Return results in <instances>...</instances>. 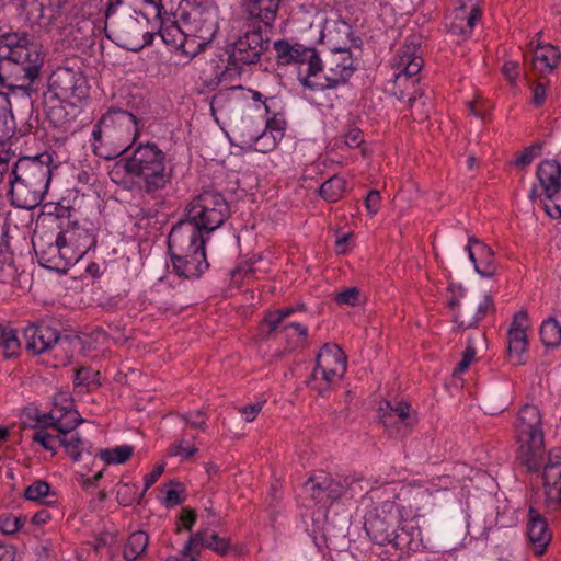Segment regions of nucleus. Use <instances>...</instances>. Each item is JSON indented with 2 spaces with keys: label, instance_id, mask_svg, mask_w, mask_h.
Returning a JSON list of instances; mask_svg holds the SVG:
<instances>
[{
  "label": "nucleus",
  "instance_id": "1",
  "mask_svg": "<svg viewBox=\"0 0 561 561\" xmlns=\"http://www.w3.org/2000/svg\"><path fill=\"white\" fill-rule=\"evenodd\" d=\"M187 219L172 228L168 238L175 273L185 278L198 277L208 268L206 234L219 228L229 216L224 196L206 191L185 207Z\"/></svg>",
  "mask_w": 561,
  "mask_h": 561
},
{
  "label": "nucleus",
  "instance_id": "2",
  "mask_svg": "<svg viewBox=\"0 0 561 561\" xmlns=\"http://www.w3.org/2000/svg\"><path fill=\"white\" fill-rule=\"evenodd\" d=\"M391 491L393 501L386 500L368 512L364 527L376 543H392L403 549L405 540L399 533L400 524L416 516L427 496V490L415 484H402L392 486Z\"/></svg>",
  "mask_w": 561,
  "mask_h": 561
},
{
  "label": "nucleus",
  "instance_id": "3",
  "mask_svg": "<svg viewBox=\"0 0 561 561\" xmlns=\"http://www.w3.org/2000/svg\"><path fill=\"white\" fill-rule=\"evenodd\" d=\"M125 170L139 188L149 195L164 190L172 181V168L165 153L156 144L139 145L133 156L116 164L114 172Z\"/></svg>",
  "mask_w": 561,
  "mask_h": 561
},
{
  "label": "nucleus",
  "instance_id": "4",
  "mask_svg": "<svg viewBox=\"0 0 561 561\" xmlns=\"http://www.w3.org/2000/svg\"><path fill=\"white\" fill-rule=\"evenodd\" d=\"M137 133V118L124 110L112 108L93 129L94 153L112 159L125 152Z\"/></svg>",
  "mask_w": 561,
  "mask_h": 561
},
{
  "label": "nucleus",
  "instance_id": "5",
  "mask_svg": "<svg viewBox=\"0 0 561 561\" xmlns=\"http://www.w3.org/2000/svg\"><path fill=\"white\" fill-rule=\"evenodd\" d=\"M0 59L15 65L13 75L20 88L28 87L38 77L43 64L39 45L25 33L0 35Z\"/></svg>",
  "mask_w": 561,
  "mask_h": 561
},
{
  "label": "nucleus",
  "instance_id": "6",
  "mask_svg": "<svg viewBox=\"0 0 561 561\" xmlns=\"http://www.w3.org/2000/svg\"><path fill=\"white\" fill-rule=\"evenodd\" d=\"M515 432L520 462L529 470H538L543 460L545 442L541 414L537 407L526 404L519 410Z\"/></svg>",
  "mask_w": 561,
  "mask_h": 561
},
{
  "label": "nucleus",
  "instance_id": "7",
  "mask_svg": "<svg viewBox=\"0 0 561 561\" xmlns=\"http://www.w3.org/2000/svg\"><path fill=\"white\" fill-rule=\"evenodd\" d=\"M11 180V202L19 208L33 209L41 204L49 181L44 165L31 162L16 164Z\"/></svg>",
  "mask_w": 561,
  "mask_h": 561
},
{
  "label": "nucleus",
  "instance_id": "8",
  "mask_svg": "<svg viewBox=\"0 0 561 561\" xmlns=\"http://www.w3.org/2000/svg\"><path fill=\"white\" fill-rule=\"evenodd\" d=\"M347 368V357L336 344H325L317 356V365L308 380L311 389L323 394L343 378Z\"/></svg>",
  "mask_w": 561,
  "mask_h": 561
},
{
  "label": "nucleus",
  "instance_id": "9",
  "mask_svg": "<svg viewBox=\"0 0 561 561\" xmlns=\"http://www.w3.org/2000/svg\"><path fill=\"white\" fill-rule=\"evenodd\" d=\"M218 9L209 1L197 3L185 16L183 24L186 41L203 49L215 37L219 28Z\"/></svg>",
  "mask_w": 561,
  "mask_h": 561
},
{
  "label": "nucleus",
  "instance_id": "10",
  "mask_svg": "<svg viewBox=\"0 0 561 561\" xmlns=\"http://www.w3.org/2000/svg\"><path fill=\"white\" fill-rule=\"evenodd\" d=\"M111 26L119 45L128 50L138 51L153 41V34L147 30L148 20L145 15L129 12L111 16L106 26Z\"/></svg>",
  "mask_w": 561,
  "mask_h": 561
},
{
  "label": "nucleus",
  "instance_id": "11",
  "mask_svg": "<svg viewBox=\"0 0 561 561\" xmlns=\"http://www.w3.org/2000/svg\"><path fill=\"white\" fill-rule=\"evenodd\" d=\"M56 410L49 414L51 423L49 427L54 432L59 433V445H61L67 454L72 458L73 461H79L83 456H91L90 446L79 436L78 433H73L72 430L81 422L78 412L73 410Z\"/></svg>",
  "mask_w": 561,
  "mask_h": 561
},
{
  "label": "nucleus",
  "instance_id": "12",
  "mask_svg": "<svg viewBox=\"0 0 561 561\" xmlns=\"http://www.w3.org/2000/svg\"><path fill=\"white\" fill-rule=\"evenodd\" d=\"M95 236L85 224L80 225L77 221L69 222L57 236V247L66 265H73L79 262L83 255L95 245Z\"/></svg>",
  "mask_w": 561,
  "mask_h": 561
},
{
  "label": "nucleus",
  "instance_id": "13",
  "mask_svg": "<svg viewBox=\"0 0 561 561\" xmlns=\"http://www.w3.org/2000/svg\"><path fill=\"white\" fill-rule=\"evenodd\" d=\"M546 512L556 511L561 503V448L552 449L542 471V486L533 499Z\"/></svg>",
  "mask_w": 561,
  "mask_h": 561
},
{
  "label": "nucleus",
  "instance_id": "14",
  "mask_svg": "<svg viewBox=\"0 0 561 561\" xmlns=\"http://www.w3.org/2000/svg\"><path fill=\"white\" fill-rule=\"evenodd\" d=\"M353 58L347 50L337 51L328 60L323 79L320 76L322 72V64L320 62V69L314 75L306 76V79H302V84L320 90L334 88L346 82L353 75Z\"/></svg>",
  "mask_w": 561,
  "mask_h": 561
},
{
  "label": "nucleus",
  "instance_id": "15",
  "mask_svg": "<svg viewBox=\"0 0 561 561\" xmlns=\"http://www.w3.org/2000/svg\"><path fill=\"white\" fill-rule=\"evenodd\" d=\"M423 67L420 43L415 37L408 38L398 49L391 61L393 81L398 87L414 85V79Z\"/></svg>",
  "mask_w": 561,
  "mask_h": 561
},
{
  "label": "nucleus",
  "instance_id": "16",
  "mask_svg": "<svg viewBox=\"0 0 561 561\" xmlns=\"http://www.w3.org/2000/svg\"><path fill=\"white\" fill-rule=\"evenodd\" d=\"M293 312V308H283L271 311L265 316L261 324V331L266 334L278 332V334L287 341L290 350L302 346L308 336V330L306 327L299 323L286 321Z\"/></svg>",
  "mask_w": 561,
  "mask_h": 561
},
{
  "label": "nucleus",
  "instance_id": "17",
  "mask_svg": "<svg viewBox=\"0 0 561 561\" xmlns=\"http://www.w3.org/2000/svg\"><path fill=\"white\" fill-rule=\"evenodd\" d=\"M279 64H297L300 81L308 75H314L320 69V58L317 51L301 45H290L286 41H278L274 44Z\"/></svg>",
  "mask_w": 561,
  "mask_h": 561
},
{
  "label": "nucleus",
  "instance_id": "18",
  "mask_svg": "<svg viewBox=\"0 0 561 561\" xmlns=\"http://www.w3.org/2000/svg\"><path fill=\"white\" fill-rule=\"evenodd\" d=\"M529 328V318L525 310L514 314L507 332L508 359L514 365L526 363L528 351L527 331Z\"/></svg>",
  "mask_w": 561,
  "mask_h": 561
},
{
  "label": "nucleus",
  "instance_id": "19",
  "mask_svg": "<svg viewBox=\"0 0 561 561\" xmlns=\"http://www.w3.org/2000/svg\"><path fill=\"white\" fill-rule=\"evenodd\" d=\"M388 411L381 422L391 435L404 436L419 421L416 411L408 402H387Z\"/></svg>",
  "mask_w": 561,
  "mask_h": 561
},
{
  "label": "nucleus",
  "instance_id": "20",
  "mask_svg": "<svg viewBox=\"0 0 561 561\" xmlns=\"http://www.w3.org/2000/svg\"><path fill=\"white\" fill-rule=\"evenodd\" d=\"M267 47V41L263 38L259 28L245 31L233 44L231 58L240 65H252L259 61L262 53Z\"/></svg>",
  "mask_w": 561,
  "mask_h": 561
},
{
  "label": "nucleus",
  "instance_id": "21",
  "mask_svg": "<svg viewBox=\"0 0 561 561\" xmlns=\"http://www.w3.org/2000/svg\"><path fill=\"white\" fill-rule=\"evenodd\" d=\"M238 130L242 147L253 148L262 153L272 151L282 140L279 129L274 133L265 128L261 130V124L255 125L254 122L242 124Z\"/></svg>",
  "mask_w": 561,
  "mask_h": 561
},
{
  "label": "nucleus",
  "instance_id": "22",
  "mask_svg": "<svg viewBox=\"0 0 561 561\" xmlns=\"http://www.w3.org/2000/svg\"><path fill=\"white\" fill-rule=\"evenodd\" d=\"M27 348L35 354H42L54 347H65L69 344L67 337H61L58 331L49 324L30 325L25 330Z\"/></svg>",
  "mask_w": 561,
  "mask_h": 561
},
{
  "label": "nucleus",
  "instance_id": "23",
  "mask_svg": "<svg viewBox=\"0 0 561 561\" xmlns=\"http://www.w3.org/2000/svg\"><path fill=\"white\" fill-rule=\"evenodd\" d=\"M541 511L547 513L542 507L536 505L535 502H530L527 536L536 556L543 554L552 539V534L546 519L541 516Z\"/></svg>",
  "mask_w": 561,
  "mask_h": 561
},
{
  "label": "nucleus",
  "instance_id": "24",
  "mask_svg": "<svg viewBox=\"0 0 561 561\" xmlns=\"http://www.w3.org/2000/svg\"><path fill=\"white\" fill-rule=\"evenodd\" d=\"M51 85L64 100L81 101L88 96L85 79L70 69H59L51 78Z\"/></svg>",
  "mask_w": 561,
  "mask_h": 561
},
{
  "label": "nucleus",
  "instance_id": "25",
  "mask_svg": "<svg viewBox=\"0 0 561 561\" xmlns=\"http://www.w3.org/2000/svg\"><path fill=\"white\" fill-rule=\"evenodd\" d=\"M492 309V299L483 294L466 300L458 306L454 320L461 329H469L477 325Z\"/></svg>",
  "mask_w": 561,
  "mask_h": 561
},
{
  "label": "nucleus",
  "instance_id": "26",
  "mask_svg": "<svg viewBox=\"0 0 561 561\" xmlns=\"http://www.w3.org/2000/svg\"><path fill=\"white\" fill-rule=\"evenodd\" d=\"M466 250L477 273L483 277H493L496 275L497 264L494 260V252L489 245L471 237L468 240Z\"/></svg>",
  "mask_w": 561,
  "mask_h": 561
},
{
  "label": "nucleus",
  "instance_id": "27",
  "mask_svg": "<svg viewBox=\"0 0 561 561\" xmlns=\"http://www.w3.org/2000/svg\"><path fill=\"white\" fill-rule=\"evenodd\" d=\"M306 491L318 502L325 500L335 501L343 496L340 479H333L330 474L320 472L312 476L305 484Z\"/></svg>",
  "mask_w": 561,
  "mask_h": 561
},
{
  "label": "nucleus",
  "instance_id": "28",
  "mask_svg": "<svg viewBox=\"0 0 561 561\" xmlns=\"http://www.w3.org/2000/svg\"><path fill=\"white\" fill-rule=\"evenodd\" d=\"M480 19V8L471 7V9H468L467 7L459 5L449 16L447 27L451 34L467 36L472 32Z\"/></svg>",
  "mask_w": 561,
  "mask_h": 561
},
{
  "label": "nucleus",
  "instance_id": "29",
  "mask_svg": "<svg viewBox=\"0 0 561 561\" xmlns=\"http://www.w3.org/2000/svg\"><path fill=\"white\" fill-rule=\"evenodd\" d=\"M280 0H244L243 8L250 18L272 24L277 15Z\"/></svg>",
  "mask_w": 561,
  "mask_h": 561
},
{
  "label": "nucleus",
  "instance_id": "30",
  "mask_svg": "<svg viewBox=\"0 0 561 561\" xmlns=\"http://www.w3.org/2000/svg\"><path fill=\"white\" fill-rule=\"evenodd\" d=\"M537 179L545 194L556 193L560 185L561 165L556 160H545L537 168Z\"/></svg>",
  "mask_w": 561,
  "mask_h": 561
},
{
  "label": "nucleus",
  "instance_id": "31",
  "mask_svg": "<svg viewBox=\"0 0 561 561\" xmlns=\"http://www.w3.org/2000/svg\"><path fill=\"white\" fill-rule=\"evenodd\" d=\"M560 61V53L557 47L547 44L535 49L533 67L539 75L549 73L554 70Z\"/></svg>",
  "mask_w": 561,
  "mask_h": 561
},
{
  "label": "nucleus",
  "instance_id": "32",
  "mask_svg": "<svg viewBox=\"0 0 561 561\" xmlns=\"http://www.w3.org/2000/svg\"><path fill=\"white\" fill-rule=\"evenodd\" d=\"M193 536L199 548H208L218 556L224 557L232 549L230 538L228 537H220L217 534H208L207 530L198 531Z\"/></svg>",
  "mask_w": 561,
  "mask_h": 561
},
{
  "label": "nucleus",
  "instance_id": "33",
  "mask_svg": "<svg viewBox=\"0 0 561 561\" xmlns=\"http://www.w3.org/2000/svg\"><path fill=\"white\" fill-rule=\"evenodd\" d=\"M149 536L142 530L133 533L124 547V558L126 561H135L147 550Z\"/></svg>",
  "mask_w": 561,
  "mask_h": 561
},
{
  "label": "nucleus",
  "instance_id": "34",
  "mask_svg": "<svg viewBox=\"0 0 561 561\" xmlns=\"http://www.w3.org/2000/svg\"><path fill=\"white\" fill-rule=\"evenodd\" d=\"M340 485L342 486L343 496H348L350 499L362 496L370 486L368 481L358 474L340 478Z\"/></svg>",
  "mask_w": 561,
  "mask_h": 561
},
{
  "label": "nucleus",
  "instance_id": "35",
  "mask_svg": "<svg viewBox=\"0 0 561 561\" xmlns=\"http://www.w3.org/2000/svg\"><path fill=\"white\" fill-rule=\"evenodd\" d=\"M134 447L128 445L105 448L99 451L100 460L105 465H122L133 456Z\"/></svg>",
  "mask_w": 561,
  "mask_h": 561
},
{
  "label": "nucleus",
  "instance_id": "36",
  "mask_svg": "<svg viewBox=\"0 0 561 561\" xmlns=\"http://www.w3.org/2000/svg\"><path fill=\"white\" fill-rule=\"evenodd\" d=\"M39 423H43L45 427H36L34 430L32 435L33 442L39 444L46 450H55L57 445H59V433L55 435L48 431L51 430L49 427V423H51L49 415L44 416V420L39 421Z\"/></svg>",
  "mask_w": 561,
  "mask_h": 561
},
{
  "label": "nucleus",
  "instance_id": "37",
  "mask_svg": "<svg viewBox=\"0 0 561 561\" xmlns=\"http://www.w3.org/2000/svg\"><path fill=\"white\" fill-rule=\"evenodd\" d=\"M346 181L337 175L330 178L320 187V195L328 202L334 203L345 193Z\"/></svg>",
  "mask_w": 561,
  "mask_h": 561
},
{
  "label": "nucleus",
  "instance_id": "38",
  "mask_svg": "<svg viewBox=\"0 0 561 561\" xmlns=\"http://www.w3.org/2000/svg\"><path fill=\"white\" fill-rule=\"evenodd\" d=\"M540 337L547 347H557L561 343V324L554 318H548L540 327Z\"/></svg>",
  "mask_w": 561,
  "mask_h": 561
},
{
  "label": "nucleus",
  "instance_id": "39",
  "mask_svg": "<svg viewBox=\"0 0 561 561\" xmlns=\"http://www.w3.org/2000/svg\"><path fill=\"white\" fill-rule=\"evenodd\" d=\"M195 437L183 435L181 438L172 443L168 449V456L179 457L181 459H190L197 453Z\"/></svg>",
  "mask_w": 561,
  "mask_h": 561
},
{
  "label": "nucleus",
  "instance_id": "40",
  "mask_svg": "<svg viewBox=\"0 0 561 561\" xmlns=\"http://www.w3.org/2000/svg\"><path fill=\"white\" fill-rule=\"evenodd\" d=\"M0 350L4 357H11L15 355L20 350V342L13 330H4L0 324Z\"/></svg>",
  "mask_w": 561,
  "mask_h": 561
},
{
  "label": "nucleus",
  "instance_id": "41",
  "mask_svg": "<svg viewBox=\"0 0 561 561\" xmlns=\"http://www.w3.org/2000/svg\"><path fill=\"white\" fill-rule=\"evenodd\" d=\"M160 35L165 43H172L174 45L182 46L183 48H185L191 43L186 41L184 28H181L176 24L162 28L160 31Z\"/></svg>",
  "mask_w": 561,
  "mask_h": 561
},
{
  "label": "nucleus",
  "instance_id": "42",
  "mask_svg": "<svg viewBox=\"0 0 561 561\" xmlns=\"http://www.w3.org/2000/svg\"><path fill=\"white\" fill-rule=\"evenodd\" d=\"M467 107L471 115L485 119L492 110V104L485 101L481 95H476L473 100L467 102Z\"/></svg>",
  "mask_w": 561,
  "mask_h": 561
},
{
  "label": "nucleus",
  "instance_id": "43",
  "mask_svg": "<svg viewBox=\"0 0 561 561\" xmlns=\"http://www.w3.org/2000/svg\"><path fill=\"white\" fill-rule=\"evenodd\" d=\"M26 518L22 516L4 515L0 517V530L5 535L16 534L25 524Z\"/></svg>",
  "mask_w": 561,
  "mask_h": 561
},
{
  "label": "nucleus",
  "instance_id": "44",
  "mask_svg": "<svg viewBox=\"0 0 561 561\" xmlns=\"http://www.w3.org/2000/svg\"><path fill=\"white\" fill-rule=\"evenodd\" d=\"M545 210L551 218H561V187L556 193L546 194Z\"/></svg>",
  "mask_w": 561,
  "mask_h": 561
},
{
  "label": "nucleus",
  "instance_id": "45",
  "mask_svg": "<svg viewBox=\"0 0 561 561\" xmlns=\"http://www.w3.org/2000/svg\"><path fill=\"white\" fill-rule=\"evenodd\" d=\"M50 490V485L42 480L35 481L32 483L24 493L26 500L30 501H39L46 495H48Z\"/></svg>",
  "mask_w": 561,
  "mask_h": 561
},
{
  "label": "nucleus",
  "instance_id": "46",
  "mask_svg": "<svg viewBox=\"0 0 561 561\" xmlns=\"http://www.w3.org/2000/svg\"><path fill=\"white\" fill-rule=\"evenodd\" d=\"M55 247H57V239L54 244L48 245L46 251H43V254L47 255L46 262L50 264L51 268L65 270L69 265H66V261L62 259V255L58 250H53Z\"/></svg>",
  "mask_w": 561,
  "mask_h": 561
},
{
  "label": "nucleus",
  "instance_id": "47",
  "mask_svg": "<svg viewBox=\"0 0 561 561\" xmlns=\"http://www.w3.org/2000/svg\"><path fill=\"white\" fill-rule=\"evenodd\" d=\"M182 419L192 428L199 430L202 432L207 428L206 416L201 410L183 414Z\"/></svg>",
  "mask_w": 561,
  "mask_h": 561
},
{
  "label": "nucleus",
  "instance_id": "48",
  "mask_svg": "<svg viewBox=\"0 0 561 561\" xmlns=\"http://www.w3.org/2000/svg\"><path fill=\"white\" fill-rule=\"evenodd\" d=\"M201 553V548L198 543L194 540V536H192L184 548L182 549L179 558V561H196L197 557Z\"/></svg>",
  "mask_w": 561,
  "mask_h": 561
},
{
  "label": "nucleus",
  "instance_id": "49",
  "mask_svg": "<svg viewBox=\"0 0 561 561\" xmlns=\"http://www.w3.org/2000/svg\"><path fill=\"white\" fill-rule=\"evenodd\" d=\"M541 152V145L536 144L526 148L515 160L517 167H526Z\"/></svg>",
  "mask_w": 561,
  "mask_h": 561
},
{
  "label": "nucleus",
  "instance_id": "50",
  "mask_svg": "<svg viewBox=\"0 0 561 561\" xmlns=\"http://www.w3.org/2000/svg\"><path fill=\"white\" fill-rule=\"evenodd\" d=\"M359 291L355 287L346 288L336 294L335 301L339 304H345L355 306L358 302Z\"/></svg>",
  "mask_w": 561,
  "mask_h": 561
},
{
  "label": "nucleus",
  "instance_id": "51",
  "mask_svg": "<svg viewBox=\"0 0 561 561\" xmlns=\"http://www.w3.org/2000/svg\"><path fill=\"white\" fill-rule=\"evenodd\" d=\"M476 358V351L473 347L468 346L462 353V358L454 369V375H461L467 370V368L471 365V363Z\"/></svg>",
  "mask_w": 561,
  "mask_h": 561
},
{
  "label": "nucleus",
  "instance_id": "52",
  "mask_svg": "<svg viewBox=\"0 0 561 561\" xmlns=\"http://www.w3.org/2000/svg\"><path fill=\"white\" fill-rule=\"evenodd\" d=\"M381 197L379 191H370L365 198V207L370 216H375L380 207Z\"/></svg>",
  "mask_w": 561,
  "mask_h": 561
},
{
  "label": "nucleus",
  "instance_id": "53",
  "mask_svg": "<svg viewBox=\"0 0 561 561\" xmlns=\"http://www.w3.org/2000/svg\"><path fill=\"white\" fill-rule=\"evenodd\" d=\"M263 402L257 401L252 404H247L239 409L241 415H243L247 422H252L257 414L262 411Z\"/></svg>",
  "mask_w": 561,
  "mask_h": 561
},
{
  "label": "nucleus",
  "instance_id": "54",
  "mask_svg": "<svg viewBox=\"0 0 561 561\" xmlns=\"http://www.w3.org/2000/svg\"><path fill=\"white\" fill-rule=\"evenodd\" d=\"M195 523V513L190 508H183L179 518L176 530H190Z\"/></svg>",
  "mask_w": 561,
  "mask_h": 561
},
{
  "label": "nucleus",
  "instance_id": "55",
  "mask_svg": "<svg viewBox=\"0 0 561 561\" xmlns=\"http://www.w3.org/2000/svg\"><path fill=\"white\" fill-rule=\"evenodd\" d=\"M344 142L350 148H357L363 142V135L358 128L350 129L344 136Z\"/></svg>",
  "mask_w": 561,
  "mask_h": 561
},
{
  "label": "nucleus",
  "instance_id": "56",
  "mask_svg": "<svg viewBox=\"0 0 561 561\" xmlns=\"http://www.w3.org/2000/svg\"><path fill=\"white\" fill-rule=\"evenodd\" d=\"M48 116L55 125H64L65 123L70 121L68 114L65 112L64 106L50 108L48 112Z\"/></svg>",
  "mask_w": 561,
  "mask_h": 561
},
{
  "label": "nucleus",
  "instance_id": "57",
  "mask_svg": "<svg viewBox=\"0 0 561 561\" xmlns=\"http://www.w3.org/2000/svg\"><path fill=\"white\" fill-rule=\"evenodd\" d=\"M164 471V463H159L144 478L145 491L148 490L161 477Z\"/></svg>",
  "mask_w": 561,
  "mask_h": 561
},
{
  "label": "nucleus",
  "instance_id": "58",
  "mask_svg": "<svg viewBox=\"0 0 561 561\" xmlns=\"http://www.w3.org/2000/svg\"><path fill=\"white\" fill-rule=\"evenodd\" d=\"M410 107L412 110V115L414 119L423 121L428 117V113L426 111H419L420 106L424 105V102H419L415 98L409 99Z\"/></svg>",
  "mask_w": 561,
  "mask_h": 561
},
{
  "label": "nucleus",
  "instance_id": "59",
  "mask_svg": "<svg viewBox=\"0 0 561 561\" xmlns=\"http://www.w3.org/2000/svg\"><path fill=\"white\" fill-rule=\"evenodd\" d=\"M546 87L538 82L533 88V103L536 106H540L546 100Z\"/></svg>",
  "mask_w": 561,
  "mask_h": 561
},
{
  "label": "nucleus",
  "instance_id": "60",
  "mask_svg": "<svg viewBox=\"0 0 561 561\" xmlns=\"http://www.w3.org/2000/svg\"><path fill=\"white\" fill-rule=\"evenodd\" d=\"M352 233H345L342 237L337 238L335 241V251L339 254H345L348 251V245L352 241Z\"/></svg>",
  "mask_w": 561,
  "mask_h": 561
},
{
  "label": "nucleus",
  "instance_id": "61",
  "mask_svg": "<svg viewBox=\"0 0 561 561\" xmlns=\"http://www.w3.org/2000/svg\"><path fill=\"white\" fill-rule=\"evenodd\" d=\"M518 66L515 61H506L503 65L502 71L504 76L511 81L515 82L518 77Z\"/></svg>",
  "mask_w": 561,
  "mask_h": 561
},
{
  "label": "nucleus",
  "instance_id": "62",
  "mask_svg": "<svg viewBox=\"0 0 561 561\" xmlns=\"http://www.w3.org/2000/svg\"><path fill=\"white\" fill-rule=\"evenodd\" d=\"M51 519V515L47 510H41L32 517L34 525H45Z\"/></svg>",
  "mask_w": 561,
  "mask_h": 561
},
{
  "label": "nucleus",
  "instance_id": "63",
  "mask_svg": "<svg viewBox=\"0 0 561 561\" xmlns=\"http://www.w3.org/2000/svg\"><path fill=\"white\" fill-rule=\"evenodd\" d=\"M0 561H14V551L11 546L0 543Z\"/></svg>",
  "mask_w": 561,
  "mask_h": 561
},
{
  "label": "nucleus",
  "instance_id": "64",
  "mask_svg": "<svg viewBox=\"0 0 561 561\" xmlns=\"http://www.w3.org/2000/svg\"><path fill=\"white\" fill-rule=\"evenodd\" d=\"M164 501H165L167 505L173 506V505L181 503L182 500H181V495L178 491L168 490L165 493Z\"/></svg>",
  "mask_w": 561,
  "mask_h": 561
}]
</instances>
